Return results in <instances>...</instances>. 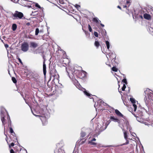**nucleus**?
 I'll use <instances>...</instances> for the list:
<instances>
[{
	"mask_svg": "<svg viewBox=\"0 0 153 153\" xmlns=\"http://www.w3.org/2000/svg\"><path fill=\"white\" fill-rule=\"evenodd\" d=\"M1 117L3 125L4 126L7 123L8 127H12L9 115L5 108L2 106L1 107Z\"/></svg>",
	"mask_w": 153,
	"mask_h": 153,
	"instance_id": "obj_1",
	"label": "nucleus"
},
{
	"mask_svg": "<svg viewBox=\"0 0 153 153\" xmlns=\"http://www.w3.org/2000/svg\"><path fill=\"white\" fill-rule=\"evenodd\" d=\"M50 78L51 79L53 78V81L56 80L57 82H59V76L56 69H52L50 71Z\"/></svg>",
	"mask_w": 153,
	"mask_h": 153,
	"instance_id": "obj_2",
	"label": "nucleus"
},
{
	"mask_svg": "<svg viewBox=\"0 0 153 153\" xmlns=\"http://www.w3.org/2000/svg\"><path fill=\"white\" fill-rule=\"evenodd\" d=\"M74 73L76 74V77L82 78L86 76L87 73L84 71H82L78 70H75L74 71Z\"/></svg>",
	"mask_w": 153,
	"mask_h": 153,
	"instance_id": "obj_3",
	"label": "nucleus"
},
{
	"mask_svg": "<svg viewBox=\"0 0 153 153\" xmlns=\"http://www.w3.org/2000/svg\"><path fill=\"white\" fill-rule=\"evenodd\" d=\"M24 17L23 13L17 11H16L15 13L13 14V19H22Z\"/></svg>",
	"mask_w": 153,
	"mask_h": 153,
	"instance_id": "obj_4",
	"label": "nucleus"
},
{
	"mask_svg": "<svg viewBox=\"0 0 153 153\" xmlns=\"http://www.w3.org/2000/svg\"><path fill=\"white\" fill-rule=\"evenodd\" d=\"M130 0H127L126 5H123V7L124 8H126V12L128 14H129L130 13H131V11L129 10V7L130 5Z\"/></svg>",
	"mask_w": 153,
	"mask_h": 153,
	"instance_id": "obj_5",
	"label": "nucleus"
},
{
	"mask_svg": "<svg viewBox=\"0 0 153 153\" xmlns=\"http://www.w3.org/2000/svg\"><path fill=\"white\" fill-rule=\"evenodd\" d=\"M29 49V45L28 43L26 42H24L22 44L21 46V49L24 52H26Z\"/></svg>",
	"mask_w": 153,
	"mask_h": 153,
	"instance_id": "obj_6",
	"label": "nucleus"
},
{
	"mask_svg": "<svg viewBox=\"0 0 153 153\" xmlns=\"http://www.w3.org/2000/svg\"><path fill=\"white\" fill-rule=\"evenodd\" d=\"M110 120H111V121H112L115 122H117L120 125L121 124V123L122 122L121 119H120L117 117H115L114 116H111L110 117Z\"/></svg>",
	"mask_w": 153,
	"mask_h": 153,
	"instance_id": "obj_7",
	"label": "nucleus"
},
{
	"mask_svg": "<svg viewBox=\"0 0 153 153\" xmlns=\"http://www.w3.org/2000/svg\"><path fill=\"white\" fill-rule=\"evenodd\" d=\"M67 73L70 79H75L76 74L74 73V72H73L71 70H69V71H67Z\"/></svg>",
	"mask_w": 153,
	"mask_h": 153,
	"instance_id": "obj_8",
	"label": "nucleus"
},
{
	"mask_svg": "<svg viewBox=\"0 0 153 153\" xmlns=\"http://www.w3.org/2000/svg\"><path fill=\"white\" fill-rule=\"evenodd\" d=\"M122 130L124 134V138L126 140V142L121 145V146H123L126 144H127L129 143V141L127 140L128 137H127V135L126 132L125 130L123 128H122Z\"/></svg>",
	"mask_w": 153,
	"mask_h": 153,
	"instance_id": "obj_9",
	"label": "nucleus"
},
{
	"mask_svg": "<svg viewBox=\"0 0 153 153\" xmlns=\"http://www.w3.org/2000/svg\"><path fill=\"white\" fill-rule=\"evenodd\" d=\"M20 3L23 6L26 7L31 6L29 3V1L27 0H21Z\"/></svg>",
	"mask_w": 153,
	"mask_h": 153,
	"instance_id": "obj_10",
	"label": "nucleus"
},
{
	"mask_svg": "<svg viewBox=\"0 0 153 153\" xmlns=\"http://www.w3.org/2000/svg\"><path fill=\"white\" fill-rule=\"evenodd\" d=\"M5 135L6 136V138H5V140L7 142V143L9 145V147L10 148L11 146H14V142L15 143L16 142V141H17V143H18L17 138L16 137V138H14V139H15L14 140H13V142H12L10 144H9L7 141V136L6 135Z\"/></svg>",
	"mask_w": 153,
	"mask_h": 153,
	"instance_id": "obj_11",
	"label": "nucleus"
},
{
	"mask_svg": "<svg viewBox=\"0 0 153 153\" xmlns=\"http://www.w3.org/2000/svg\"><path fill=\"white\" fill-rule=\"evenodd\" d=\"M30 48H35L39 46L38 43L34 42H30Z\"/></svg>",
	"mask_w": 153,
	"mask_h": 153,
	"instance_id": "obj_12",
	"label": "nucleus"
},
{
	"mask_svg": "<svg viewBox=\"0 0 153 153\" xmlns=\"http://www.w3.org/2000/svg\"><path fill=\"white\" fill-rule=\"evenodd\" d=\"M111 122V120H109L108 121H107V122L105 123H103L102 124V130H105L106 128H107L108 126L110 124V123Z\"/></svg>",
	"mask_w": 153,
	"mask_h": 153,
	"instance_id": "obj_13",
	"label": "nucleus"
},
{
	"mask_svg": "<svg viewBox=\"0 0 153 153\" xmlns=\"http://www.w3.org/2000/svg\"><path fill=\"white\" fill-rule=\"evenodd\" d=\"M115 112L116 114L119 117H122L123 119H125L126 117L124 116L118 110L115 109Z\"/></svg>",
	"mask_w": 153,
	"mask_h": 153,
	"instance_id": "obj_14",
	"label": "nucleus"
},
{
	"mask_svg": "<svg viewBox=\"0 0 153 153\" xmlns=\"http://www.w3.org/2000/svg\"><path fill=\"white\" fill-rule=\"evenodd\" d=\"M14 150L16 152H19L20 150L22 149V147L20 146L17 145L14 147Z\"/></svg>",
	"mask_w": 153,
	"mask_h": 153,
	"instance_id": "obj_15",
	"label": "nucleus"
},
{
	"mask_svg": "<svg viewBox=\"0 0 153 153\" xmlns=\"http://www.w3.org/2000/svg\"><path fill=\"white\" fill-rule=\"evenodd\" d=\"M93 21L97 24H100L101 23V21L98 20V18L97 17L94 18L93 19Z\"/></svg>",
	"mask_w": 153,
	"mask_h": 153,
	"instance_id": "obj_16",
	"label": "nucleus"
},
{
	"mask_svg": "<svg viewBox=\"0 0 153 153\" xmlns=\"http://www.w3.org/2000/svg\"><path fill=\"white\" fill-rule=\"evenodd\" d=\"M143 17L144 19L149 20L150 19H151V16L149 14L146 13L144 14Z\"/></svg>",
	"mask_w": 153,
	"mask_h": 153,
	"instance_id": "obj_17",
	"label": "nucleus"
},
{
	"mask_svg": "<svg viewBox=\"0 0 153 153\" xmlns=\"http://www.w3.org/2000/svg\"><path fill=\"white\" fill-rule=\"evenodd\" d=\"M109 58H110L111 59L113 60L114 58H115L116 57V55L115 53H109Z\"/></svg>",
	"mask_w": 153,
	"mask_h": 153,
	"instance_id": "obj_18",
	"label": "nucleus"
},
{
	"mask_svg": "<svg viewBox=\"0 0 153 153\" xmlns=\"http://www.w3.org/2000/svg\"><path fill=\"white\" fill-rule=\"evenodd\" d=\"M99 33H101L102 36L103 37L105 36L106 34V31L105 29L103 30L102 29L101 30L100 32Z\"/></svg>",
	"mask_w": 153,
	"mask_h": 153,
	"instance_id": "obj_19",
	"label": "nucleus"
},
{
	"mask_svg": "<svg viewBox=\"0 0 153 153\" xmlns=\"http://www.w3.org/2000/svg\"><path fill=\"white\" fill-rule=\"evenodd\" d=\"M43 73L44 74V75L45 76V75L46 74V65L44 62H43Z\"/></svg>",
	"mask_w": 153,
	"mask_h": 153,
	"instance_id": "obj_20",
	"label": "nucleus"
},
{
	"mask_svg": "<svg viewBox=\"0 0 153 153\" xmlns=\"http://www.w3.org/2000/svg\"><path fill=\"white\" fill-rule=\"evenodd\" d=\"M10 128V133L13 136L15 135V134L14 132L13 129H12V127H10L9 128Z\"/></svg>",
	"mask_w": 153,
	"mask_h": 153,
	"instance_id": "obj_21",
	"label": "nucleus"
},
{
	"mask_svg": "<svg viewBox=\"0 0 153 153\" xmlns=\"http://www.w3.org/2000/svg\"><path fill=\"white\" fill-rule=\"evenodd\" d=\"M94 45L97 48H98L100 46V44L97 41H96L94 42Z\"/></svg>",
	"mask_w": 153,
	"mask_h": 153,
	"instance_id": "obj_22",
	"label": "nucleus"
},
{
	"mask_svg": "<svg viewBox=\"0 0 153 153\" xmlns=\"http://www.w3.org/2000/svg\"><path fill=\"white\" fill-rule=\"evenodd\" d=\"M17 28V25L15 24H13L12 25V29L13 31L15 30Z\"/></svg>",
	"mask_w": 153,
	"mask_h": 153,
	"instance_id": "obj_23",
	"label": "nucleus"
},
{
	"mask_svg": "<svg viewBox=\"0 0 153 153\" xmlns=\"http://www.w3.org/2000/svg\"><path fill=\"white\" fill-rule=\"evenodd\" d=\"M85 90L84 91V93L88 97H90L91 95V94L88 93L85 89Z\"/></svg>",
	"mask_w": 153,
	"mask_h": 153,
	"instance_id": "obj_24",
	"label": "nucleus"
},
{
	"mask_svg": "<svg viewBox=\"0 0 153 153\" xmlns=\"http://www.w3.org/2000/svg\"><path fill=\"white\" fill-rule=\"evenodd\" d=\"M18 153H27V151L26 149H22L20 150Z\"/></svg>",
	"mask_w": 153,
	"mask_h": 153,
	"instance_id": "obj_25",
	"label": "nucleus"
},
{
	"mask_svg": "<svg viewBox=\"0 0 153 153\" xmlns=\"http://www.w3.org/2000/svg\"><path fill=\"white\" fill-rule=\"evenodd\" d=\"M125 120V121H124V120H122V121L123 120V121L124 122V123H126V126H128L129 125V122H128V120L126 119V118H125V119H124Z\"/></svg>",
	"mask_w": 153,
	"mask_h": 153,
	"instance_id": "obj_26",
	"label": "nucleus"
},
{
	"mask_svg": "<svg viewBox=\"0 0 153 153\" xmlns=\"http://www.w3.org/2000/svg\"><path fill=\"white\" fill-rule=\"evenodd\" d=\"M130 100L133 104H135L136 103L135 100L133 98H130Z\"/></svg>",
	"mask_w": 153,
	"mask_h": 153,
	"instance_id": "obj_27",
	"label": "nucleus"
},
{
	"mask_svg": "<svg viewBox=\"0 0 153 153\" xmlns=\"http://www.w3.org/2000/svg\"><path fill=\"white\" fill-rule=\"evenodd\" d=\"M86 135V133L84 132H82L81 133V136L82 138L84 137Z\"/></svg>",
	"mask_w": 153,
	"mask_h": 153,
	"instance_id": "obj_28",
	"label": "nucleus"
},
{
	"mask_svg": "<svg viewBox=\"0 0 153 153\" xmlns=\"http://www.w3.org/2000/svg\"><path fill=\"white\" fill-rule=\"evenodd\" d=\"M106 44L107 46V48L108 49L110 47V44L109 42L108 41H105Z\"/></svg>",
	"mask_w": 153,
	"mask_h": 153,
	"instance_id": "obj_29",
	"label": "nucleus"
},
{
	"mask_svg": "<svg viewBox=\"0 0 153 153\" xmlns=\"http://www.w3.org/2000/svg\"><path fill=\"white\" fill-rule=\"evenodd\" d=\"M12 80L13 82L14 83H16L17 82V80L16 78L14 77H13L12 78Z\"/></svg>",
	"mask_w": 153,
	"mask_h": 153,
	"instance_id": "obj_30",
	"label": "nucleus"
},
{
	"mask_svg": "<svg viewBox=\"0 0 153 153\" xmlns=\"http://www.w3.org/2000/svg\"><path fill=\"white\" fill-rule=\"evenodd\" d=\"M112 70L114 71L117 72L118 71V69L116 67L114 66L112 68Z\"/></svg>",
	"mask_w": 153,
	"mask_h": 153,
	"instance_id": "obj_31",
	"label": "nucleus"
},
{
	"mask_svg": "<svg viewBox=\"0 0 153 153\" xmlns=\"http://www.w3.org/2000/svg\"><path fill=\"white\" fill-rule=\"evenodd\" d=\"M39 29L38 28H36V29L35 35L36 36L39 33Z\"/></svg>",
	"mask_w": 153,
	"mask_h": 153,
	"instance_id": "obj_32",
	"label": "nucleus"
},
{
	"mask_svg": "<svg viewBox=\"0 0 153 153\" xmlns=\"http://www.w3.org/2000/svg\"><path fill=\"white\" fill-rule=\"evenodd\" d=\"M35 6L36 7L39 8H40V9L41 8V7L38 4V3H35Z\"/></svg>",
	"mask_w": 153,
	"mask_h": 153,
	"instance_id": "obj_33",
	"label": "nucleus"
},
{
	"mask_svg": "<svg viewBox=\"0 0 153 153\" xmlns=\"http://www.w3.org/2000/svg\"><path fill=\"white\" fill-rule=\"evenodd\" d=\"M133 107L134 108V111H135L137 110V105L135 104H133Z\"/></svg>",
	"mask_w": 153,
	"mask_h": 153,
	"instance_id": "obj_34",
	"label": "nucleus"
},
{
	"mask_svg": "<svg viewBox=\"0 0 153 153\" xmlns=\"http://www.w3.org/2000/svg\"><path fill=\"white\" fill-rule=\"evenodd\" d=\"M122 82L126 84H127V80L126 78H124L122 80Z\"/></svg>",
	"mask_w": 153,
	"mask_h": 153,
	"instance_id": "obj_35",
	"label": "nucleus"
},
{
	"mask_svg": "<svg viewBox=\"0 0 153 153\" xmlns=\"http://www.w3.org/2000/svg\"><path fill=\"white\" fill-rule=\"evenodd\" d=\"M137 18H140L141 19H143V17L142 15H138Z\"/></svg>",
	"mask_w": 153,
	"mask_h": 153,
	"instance_id": "obj_36",
	"label": "nucleus"
},
{
	"mask_svg": "<svg viewBox=\"0 0 153 153\" xmlns=\"http://www.w3.org/2000/svg\"><path fill=\"white\" fill-rule=\"evenodd\" d=\"M94 35L96 37H98V33L97 32L94 31Z\"/></svg>",
	"mask_w": 153,
	"mask_h": 153,
	"instance_id": "obj_37",
	"label": "nucleus"
},
{
	"mask_svg": "<svg viewBox=\"0 0 153 153\" xmlns=\"http://www.w3.org/2000/svg\"><path fill=\"white\" fill-rule=\"evenodd\" d=\"M84 32H85V35H86V36H88V35L89 36L90 35V33H89L88 31H86V30H84Z\"/></svg>",
	"mask_w": 153,
	"mask_h": 153,
	"instance_id": "obj_38",
	"label": "nucleus"
},
{
	"mask_svg": "<svg viewBox=\"0 0 153 153\" xmlns=\"http://www.w3.org/2000/svg\"><path fill=\"white\" fill-rule=\"evenodd\" d=\"M126 85L125 84H123V86L122 88V90L123 91H124L125 90V89L126 88Z\"/></svg>",
	"mask_w": 153,
	"mask_h": 153,
	"instance_id": "obj_39",
	"label": "nucleus"
},
{
	"mask_svg": "<svg viewBox=\"0 0 153 153\" xmlns=\"http://www.w3.org/2000/svg\"><path fill=\"white\" fill-rule=\"evenodd\" d=\"M88 28L89 31L91 32H92V29L91 27V26L89 24L88 25Z\"/></svg>",
	"mask_w": 153,
	"mask_h": 153,
	"instance_id": "obj_40",
	"label": "nucleus"
},
{
	"mask_svg": "<svg viewBox=\"0 0 153 153\" xmlns=\"http://www.w3.org/2000/svg\"><path fill=\"white\" fill-rule=\"evenodd\" d=\"M89 143H90L92 145H94L96 144V143L95 142H92V141H90L89 142Z\"/></svg>",
	"mask_w": 153,
	"mask_h": 153,
	"instance_id": "obj_41",
	"label": "nucleus"
},
{
	"mask_svg": "<svg viewBox=\"0 0 153 153\" xmlns=\"http://www.w3.org/2000/svg\"><path fill=\"white\" fill-rule=\"evenodd\" d=\"M59 2L60 4H64V0H59Z\"/></svg>",
	"mask_w": 153,
	"mask_h": 153,
	"instance_id": "obj_42",
	"label": "nucleus"
},
{
	"mask_svg": "<svg viewBox=\"0 0 153 153\" xmlns=\"http://www.w3.org/2000/svg\"><path fill=\"white\" fill-rule=\"evenodd\" d=\"M18 60H19V62H20V63L22 65V64H23V62H22V61H21V59H20V58H18Z\"/></svg>",
	"mask_w": 153,
	"mask_h": 153,
	"instance_id": "obj_43",
	"label": "nucleus"
},
{
	"mask_svg": "<svg viewBox=\"0 0 153 153\" xmlns=\"http://www.w3.org/2000/svg\"><path fill=\"white\" fill-rule=\"evenodd\" d=\"M10 153H15V152L12 149H11L10 150Z\"/></svg>",
	"mask_w": 153,
	"mask_h": 153,
	"instance_id": "obj_44",
	"label": "nucleus"
},
{
	"mask_svg": "<svg viewBox=\"0 0 153 153\" xmlns=\"http://www.w3.org/2000/svg\"><path fill=\"white\" fill-rule=\"evenodd\" d=\"M134 116L136 117L137 119V120H138V121H140V120H139V117H137L135 115H134Z\"/></svg>",
	"mask_w": 153,
	"mask_h": 153,
	"instance_id": "obj_45",
	"label": "nucleus"
},
{
	"mask_svg": "<svg viewBox=\"0 0 153 153\" xmlns=\"http://www.w3.org/2000/svg\"><path fill=\"white\" fill-rule=\"evenodd\" d=\"M4 46L6 48H8L9 47L8 45L7 44H4Z\"/></svg>",
	"mask_w": 153,
	"mask_h": 153,
	"instance_id": "obj_46",
	"label": "nucleus"
},
{
	"mask_svg": "<svg viewBox=\"0 0 153 153\" xmlns=\"http://www.w3.org/2000/svg\"><path fill=\"white\" fill-rule=\"evenodd\" d=\"M26 25H27V26H29L30 25V24L29 22H28L26 23Z\"/></svg>",
	"mask_w": 153,
	"mask_h": 153,
	"instance_id": "obj_47",
	"label": "nucleus"
},
{
	"mask_svg": "<svg viewBox=\"0 0 153 153\" xmlns=\"http://www.w3.org/2000/svg\"><path fill=\"white\" fill-rule=\"evenodd\" d=\"M117 7L120 9V10H122V8L120 6H117Z\"/></svg>",
	"mask_w": 153,
	"mask_h": 153,
	"instance_id": "obj_48",
	"label": "nucleus"
},
{
	"mask_svg": "<svg viewBox=\"0 0 153 153\" xmlns=\"http://www.w3.org/2000/svg\"><path fill=\"white\" fill-rule=\"evenodd\" d=\"M96 140V139L95 138H93L91 141H95Z\"/></svg>",
	"mask_w": 153,
	"mask_h": 153,
	"instance_id": "obj_49",
	"label": "nucleus"
},
{
	"mask_svg": "<svg viewBox=\"0 0 153 153\" xmlns=\"http://www.w3.org/2000/svg\"><path fill=\"white\" fill-rule=\"evenodd\" d=\"M100 25H101V26L102 27H104V25L101 24V23H100Z\"/></svg>",
	"mask_w": 153,
	"mask_h": 153,
	"instance_id": "obj_50",
	"label": "nucleus"
},
{
	"mask_svg": "<svg viewBox=\"0 0 153 153\" xmlns=\"http://www.w3.org/2000/svg\"><path fill=\"white\" fill-rule=\"evenodd\" d=\"M28 38H29V39H32V38L30 37H28Z\"/></svg>",
	"mask_w": 153,
	"mask_h": 153,
	"instance_id": "obj_51",
	"label": "nucleus"
},
{
	"mask_svg": "<svg viewBox=\"0 0 153 153\" xmlns=\"http://www.w3.org/2000/svg\"><path fill=\"white\" fill-rule=\"evenodd\" d=\"M108 65L110 67H111L110 65Z\"/></svg>",
	"mask_w": 153,
	"mask_h": 153,
	"instance_id": "obj_52",
	"label": "nucleus"
},
{
	"mask_svg": "<svg viewBox=\"0 0 153 153\" xmlns=\"http://www.w3.org/2000/svg\"><path fill=\"white\" fill-rule=\"evenodd\" d=\"M5 38V36H3V39H4Z\"/></svg>",
	"mask_w": 153,
	"mask_h": 153,
	"instance_id": "obj_53",
	"label": "nucleus"
},
{
	"mask_svg": "<svg viewBox=\"0 0 153 153\" xmlns=\"http://www.w3.org/2000/svg\"><path fill=\"white\" fill-rule=\"evenodd\" d=\"M11 1L13 2H15V1L13 0H10Z\"/></svg>",
	"mask_w": 153,
	"mask_h": 153,
	"instance_id": "obj_54",
	"label": "nucleus"
},
{
	"mask_svg": "<svg viewBox=\"0 0 153 153\" xmlns=\"http://www.w3.org/2000/svg\"><path fill=\"white\" fill-rule=\"evenodd\" d=\"M75 80H76V82L77 83H78V81L77 80H76V79H75Z\"/></svg>",
	"mask_w": 153,
	"mask_h": 153,
	"instance_id": "obj_55",
	"label": "nucleus"
},
{
	"mask_svg": "<svg viewBox=\"0 0 153 153\" xmlns=\"http://www.w3.org/2000/svg\"><path fill=\"white\" fill-rule=\"evenodd\" d=\"M119 91V92L120 93H122V92L121 91Z\"/></svg>",
	"mask_w": 153,
	"mask_h": 153,
	"instance_id": "obj_56",
	"label": "nucleus"
},
{
	"mask_svg": "<svg viewBox=\"0 0 153 153\" xmlns=\"http://www.w3.org/2000/svg\"><path fill=\"white\" fill-rule=\"evenodd\" d=\"M132 135H133V136H134L135 137V136H134V134H133H133H132Z\"/></svg>",
	"mask_w": 153,
	"mask_h": 153,
	"instance_id": "obj_57",
	"label": "nucleus"
},
{
	"mask_svg": "<svg viewBox=\"0 0 153 153\" xmlns=\"http://www.w3.org/2000/svg\"><path fill=\"white\" fill-rule=\"evenodd\" d=\"M132 135H133V136H134L135 137V136H134V134H133H133H132Z\"/></svg>",
	"mask_w": 153,
	"mask_h": 153,
	"instance_id": "obj_58",
	"label": "nucleus"
},
{
	"mask_svg": "<svg viewBox=\"0 0 153 153\" xmlns=\"http://www.w3.org/2000/svg\"><path fill=\"white\" fill-rule=\"evenodd\" d=\"M18 0H17V1H18Z\"/></svg>",
	"mask_w": 153,
	"mask_h": 153,
	"instance_id": "obj_59",
	"label": "nucleus"
}]
</instances>
